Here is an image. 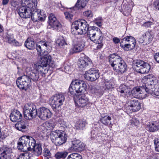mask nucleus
<instances>
[{"mask_svg": "<svg viewBox=\"0 0 159 159\" xmlns=\"http://www.w3.org/2000/svg\"><path fill=\"white\" fill-rule=\"evenodd\" d=\"M71 32L75 35L84 34L87 32L88 37L92 41L97 44V48H101L103 46V38L100 29L95 26L89 27L87 22L84 20H77L72 24Z\"/></svg>", "mask_w": 159, "mask_h": 159, "instance_id": "1", "label": "nucleus"}, {"mask_svg": "<svg viewBox=\"0 0 159 159\" xmlns=\"http://www.w3.org/2000/svg\"><path fill=\"white\" fill-rule=\"evenodd\" d=\"M142 86L134 88L131 91L135 98L143 99L150 94L159 99V80L153 75L144 76L141 80Z\"/></svg>", "mask_w": 159, "mask_h": 159, "instance_id": "2", "label": "nucleus"}, {"mask_svg": "<svg viewBox=\"0 0 159 159\" xmlns=\"http://www.w3.org/2000/svg\"><path fill=\"white\" fill-rule=\"evenodd\" d=\"M39 44H37L36 46V50L38 52V55L41 56L40 58V65L39 63H37L42 68H45L46 69H48L46 67L48 65L52 68L55 67V63L52 59V57L47 52L44 51L43 53V50L44 48L47 47V43L44 41H41Z\"/></svg>", "mask_w": 159, "mask_h": 159, "instance_id": "3", "label": "nucleus"}, {"mask_svg": "<svg viewBox=\"0 0 159 159\" xmlns=\"http://www.w3.org/2000/svg\"><path fill=\"white\" fill-rule=\"evenodd\" d=\"M109 62L113 69L118 73L122 74L126 71L127 66L124 60L117 54H111Z\"/></svg>", "mask_w": 159, "mask_h": 159, "instance_id": "4", "label": "nucleus"}, {"mask_svg": "<svg viewBox=\"0 0 159 159\" xmlns=\"http://www.w3.org/2000/svg\"><path fill=\"white\" fill-rule=\"evenodd\" d=\"M86 84L82 80H75L71 82L69 87V92L72 95H76V93H80L84 92L86 89Z\"/></svg>", "mask_w": 159, "mask_h": 159, "instance_id": "5", "label": "nucleus"}, {"mask_svg": "<svg viewBox=\"0 0 159 159\" xmlns=\"http://www.w3.org/2000/svg\"><path fill=\"white\" fill-rule=\"evenodd\" d=\"M48 71V69L45 68H42L38 63L34 64L33 69L28 73V77L30 80L34 82L38 80L39 77V74L42 76H44L45 74Z\"/></svg>", "mask_w": 159, "mask_h": 159, "instance_id": "6", "label": "nucleus"}, {"mask_svg": "<svg viewBox=\"0 0 159 159\" xmlns=\"http://www.w3.org/2000/svg\"><path fill=\"white\" fill-rule=\"evenodd\" d=\"M51 137L52 142L57 146L65 143L67 139L63 132L59 130L52 131L51 134Z\"/></svg>", "mask_w": 159, "mask_h": 159, "instance_id": "7", "label": "nucleus"}, {"mask_svg": "<svg viewBox=\"0 0 159 159\" xmlns=\"http://www.w3.org/2000/svg\"><path fill=\"white\" fill-rule=\"evenodd\" d=\"M136 44L135 38L131 36L125 37L120 43L121 47L125 51H129L134 49Z\"/></svg>", "mask_w": 159, "mask_h": 159, "instance_id": "8", "label": "nucleus"}, {"mask_svg": "<svg viewBox=\"0 0 159 159\" xmlns=\"http://www.w3.org/2000/svg\"><path fill=\"white\" fill-rule=\"evenodd\" d=\"M133 67L136 72L141 74L147 73L150 69L148 63L141 60H137L134 62Z\"/></svg>", "mask_w": 159, "mask_h": 159, "instance_id": "9", "label": "nucleus"}, {"mask_svg": "<svg viewBox=\"0 0 159 159\" xmlns=\"http://www.w3.org/2000/svg\"><path fill=\"white\" fill-rule=\"evenodd\" d=\"M23 111L24 117L27 119H31L35 117L37 113L36 107L30 103L25 105Z\"/></svg>", "mask_w": 159, "mask_h": 159, "instance_id": "10", "label": "nucleus"}, {"mask_svg": "<svg viewBox=\"0 0 159 159\" xmlns=\"http://www.w3.org/2000/svg\"><path fill=\"white\" fill-rule=\"evenodd\" d=\"M16 83L19 89L26 91L30 86L31 81L27 75H24L17 78Z\"/></svg>", "mask_w": 159, "mask_h": 159, "instance_id": "11", "label": "nucleus"}, {"mask_svg": "<svg viewBox=\"0 0 159 159\" xmlns=\"http://www.w3.org/2000/svg\"><path fill=\"white\" fill-rule=\"evenodd\" d=\"M141 108V103L136 99H131L128 101L125 106V109L127 111L129 112L137 111Z\"/></svg>", "mask_w": 159, "mask_h": 159, "instance_id": "12", "label": "nucleus"}, {"mask_svg": "<svg viewBox=\"0 0 159 159\" xmlns=\"http://www.w3.org/2000/svg\"><path fill=\"white\" fill-rule=\"evenodd\" d=\"M64 100V95L62 94H58L52 97L50 99V102L53 108L56 109L63 104Z\"/></svg>", "mask_w": 159, "mask_h": 159, "instance_id": "13", "label": "nucleus"}, {"mask_svg": "<svg viewBox=\"0 0 159 159\" xmlns=\"http://www.w3.org/2000/svg\"><path fill=\"white\" fill-rule=\"evenodd\" d=\"M34 9L31 6H30V7L21 6L18 9V12L21 18H30L31 16V13L34 10Z\"/></svg>", "mask_w": 159, "mask_h": 159, "instance_id": "14", "label": "nucleus"}, {"mask_svg": "<svg viewBox=\"0 0 159 159\" xmlns=\"http://www.w3.org/2000/svg\"><path fill=\"white\" fill-rule=\"evenodd\" d=\"M84 77L88 80L93 81L99 78V74L97 70L91 69L86 72Z\"/></svg>", "mask_w": 159, "mask_h": 159, "instance_id": "15", "label": "nucleus"}, {"mask_svg": "<svg viewBox=\"0 0 159 159\" xmlns=\"http://www.w3.org/2000/svg\"><path fill=\"white\" fill-rule=\"evenodd\" d=\"M37 115L40 118L46 120L51 118L52 113L48 109L45 107H42L37 111Z\"/></svg>", "mask_w": 159, "mask_h": 159, "instance_id": "16", "label": "nucleus"}, {"mask_svg": "<svg viewBox=\"0 0 159 159\" xmlns=\"http://www.w3.org/2000/svg\"><path fill=\"white\" fill-rule=\"evenodd\" d=\"M75 102L76 106L80 108L84 107L89 102L88 98L84 95L79 96Z\"/></svg>", "mask_w": 159, "mask_h": 159, "instance_id": "17", "label": "nucleus"}, {"mask_svg": "<svg viewBox=\"0 0 159 159\" xmlns=\"http://www.w3.org/2000/svg\"><path fill=\"white\" fill-rule=\"evenodd\" d=\"M34 9V10L31 13V17L33 20L37 21L39 20L44 21L46 17V15L41 14V11L39 9Z\"/></svg>", "mask_w": 159, "mask_h": 159, "instance_id": "18", "label": "nucleus"}, {"mask_svg": "<svg viewBox=\"0 0 159 159\" xmlns=\"http://www.w3.org/2000/svg\"><path fill=\"white\" fill-rule=\"evenodd\" d=\"M153 36L151 32L148 31L142 34L141 37L139 39V41L140 43L147 44L151 42Z\"/></svg>", "mask_w": 159, "mask_h": 159, "instance_id": "19", "label": "nucleus"}, {"mask_svg": "<svg viewBox=\"0 0 159 159\" xmlns=\"http://www.w3.org/2000/svg\"><path fill=\"white\" fill-rule=\"evenodd\" d=\"M72 145L71 147L72 149L78 152H81L85 149V144L80 140L75 139L72 142Z\"/></svg>", "mask_w": 159, "mask_h": 159, "instance_id": "20", "label": "nucleus"}, {"mask_svg": "<svg viewBox=\"0 0 159 159\" xmlns=\"http://www.w3.org/2000/svg\"><path fill=\"white\" fill-rule=\"evenodd\" d=\"M25 136H22L19 139L18 143L17 148L18 149L20 150L23 152L29 151V147H28V144L27 141H26Z\"/></svg>", "mask_w": 159, "mask_h": 159, "instance_id": "21", "label": "nucleus"}, {"mask_svg": "<svg viewBox=\"0 0 159 159\" xmlns=\"http://www.w3.org/2000/svg\"><path fill=\"white\" fill-rule=\"evenodd\" d=\"M11 149L7 147H3L0 150V159H9Z\"/></svg>", "mask_w": 159, "mask_h": 159, "instance_id": "22", "label": "nucleus"}, {"mask_svg": "<svg viewBox=\"0 0 159 159\" xmlns=\"http://www.w3.org/2000/svg\"><path fill=\"white\" fill-rule=\"evenodd\" d=\"M90 64V60L87 57L80 58L78 62L79 67L80 69H85Z\"/></svg>", "mask_w": 159, "mask_h": 159, "instance_id": "23", "label": "nucleus"}, {"mask_svg": "<svg viewBox=\"0 0 159 159\" xmlns=\"http://www.w3.org/2000/svg\"><path fill=\"white\" fill-rule=\"evenodd\" d=\"M11 120L14 122H16L19 120L22 117L21 113L17 110H15L12 112L10 116Z\"/></svg>", "mask_w": 159, "mask_h": 159, "instance_id": "24", "label": "nucleus"}, {"mask_svg": "<svg viewBox=\"0 0 159 159\" xmlns=\"http://www.w3.org/2000/svg\"><path fill=\"white\" fill-rule=\"evenodd\" d=\"M147 128L151 132H154L159 129V120L153 121L147 125Z\"/></svg>", "mask_w": 159, "mask_h": 159, "instance_id": "25", "label": "nucleus"}, {"mask_svg": "<svg viewBox=\"0 0 159 159\" xmlns=\"http://www.w3.org/2000/svg\"><path fill=\"white\" fill-rule=\"evenodd\" d=\"M84 43L83 41L80 40L75 44L73 50L74 52H77L82 51L84 47Z\"/></svg>", "mask_w": 159, "mask_h": 159, "instance_id": "26", "label": "nucleus"}, {"mask_svg": "<svg viewBox=\"0 0 159 159\" xmlns=\"http://www.w3.org/2000/svg\"><path fill=\"white\" fill-rule=\"evenodd\" d=\"M111 120V117L107 115L104 114L102 115L100 119L101 122L105 125L110 126L112 124L110 121Z\"/></svg>", "mask_w": 159, "mask_h": 159, "instance_id": "27", "label": "nucleus"}, {"mask_svg": "<svg viewBox=\"0 0 159 159\" xmlns=\"http://www.w3.org/2000/svg\"><path fill=\"white\" fill-rule=\"evenodd\" d=\"M37 4V0H22L21 6H31L33 8H36Z\"/></svg>", "mask_w": 159, "mask_h": 159, "instance_id": "28", "label": "nucleus"}, {"mask_svg": "<svg viewBox=\"0 0 159 159\" xmlns=\"http://www.w3.org/2000/svg\"><path fill=\"white\" fill-rule=\"evenodd\" d=\"M118 91L121 93H123L125 97H128L130 93L129 89L125 85H121L117 89Z\"/></svg>", "mask_w": 159, "mask_h": 159, "instance_id": "29", "label": "nucleus"}, {"mask_svg": "<svg viewBox=\"0 0 159 159\" xmlns=\"http://www.w3.org/2000/svg\"><path fill=\"white\" fill-rule=\"evenodd\" d=\"M27 143L28 144V147H29V151L33 148L36 145L35 140L32 137L29 136H25Z\"/></svg>", "mask_w": 159, "mask_h": 159, "instance_id": "30", "label": "nucleus"}, {"mask_svg": "<svg viewBox=\"0 0 159 159\" xmlns=\"http://www.w3.org/2000/svg\"><path fill=\"white\" fill-rule=\"evenodd\" d=\"M41 128L44 133H46L48 131H51L53 129L52 124L46 122L41 126Z\"/></svg>", "mask_w": 159, "mask_h": 159, "instance_id": "31", "label": "nucleus"}, {"mask_svg": "<svg viewBox=\"0 0 159 159\" xmlns=\"http://www.w3.org/2000/svg\"><path fill=\"white\" fill-rule=\"evenodd\" d=\"M25 45L29 49L31 50L34 48L35 43L33 39L28 38L25 42Z\"/></svg>", "mask_w": 159, "mask_h": 159, "instance_id": "32", "label": "nucleus"}, {"mask_svg": "<svg viewBox=\"0 0 159 159\" xmlns=\"http://www.w3.org/2000/svg\"><path fill=\"white\" fill-rule=\"evenodd\" d=\"M87 124V123L86 121L79 120L76 122L75 127L77 130H83Z\"/></svg>", "mask_w": 159, "mask_h": 159, "instance_id": "33", "label": "nucleus"}, {"mask_svg": "<svg viewBox=\"0 0 159 159\" xmlns=\"http://www.w3.org/2000/svg\"><path fill=\"white\" fill-rule=\"evenodd\" d=\"M57 43L58 44L59 46L64 49L66 50L67 49V44L66 43L65 39L63 37L59 38L57 41Z\"/></svg>", "mask_w": 159, "mask_h": 159, "instance_id": "34", "label": "nucleus"}, {"mask_svg": "<svg viewBox=\"0 0 159 159\" xmlns=\"http://www.w3.org/2000/svg\"><path fill=\"white\" fill-rule=\"evenodd\" d=\"M15 128L17 130L24 132L26 128V125L24 121H20L16 123L15 125Z\"/></svg>", "mask_w": 159, "mask_h": 159, "instance_id": "35", "label": "nucleus"}, {"mask_svg": "<svg viewBox=\"0 0 159 159\" xmlns=\"http://www.w3.org/2000/svg\"><path fill=\"white\" fill-rule=\"evenodd\" d=\"M89 0H78L75 7L78 9L84 8L86 5Z\"/></svg>", "mask_w": 159, "mask_h": 159, "instance_id": "36", "label": "nucleus"}, {"mask_svg": "<svg viewBox=\"0 0 159 159\" xmlns=\"http://www.w3.org/2000/svg\"><path fill=\"white\" fill-rule=\"evenodd\" d=\"M34 154L37 156L40 155L42 152V148L40 144H37L33 148Z\"/></svg>", "mask_w": 159, "mask_h": 159, "instance_id": "37", "label": "nucleus"}, {"mask_svg": "<svg viewBox=\"0 0 159 159\" xmlns=\"http://www.w3.org/2000/svg\"><path fill=\"white\" fill-rule=\"evenodd\" d=\"M67 154L68 153L66 152H58L55 154L54 157L57 159H60L66 157Z\"/></svg>", "mask_w": 159, "mask_h": 159, "instance_id": "38", "label": "nucleus"}, {"mask_svg": "<svg viewBox=\"0 0 159 159\" xmlns=\"http://www.w3.org/2000/svg\"><path fill=\"white\" fill-rule=\"evenodd\" d=\"M48 22L50 26L56 22V21H58L55 15L52 13L50 14L48 17Z\"/></svg>", "mask_w": 159, "mask_h": 159, "instance_id": "39", "label": "nucleus"}, {"mask_svg": "<svg viewBox=\"0 0 159 159\" xmlns=\"http://www.w3.org/2000/svg\"><path fill=\"white\" fill-rule=\"evenodd\" d=\"M67 159H82V156L77 153H73L68 156Z\"/></svg>", "mask_w": 159, "mask_h": 159, "instance_id": "40", "label": "nucleus"}, {"mask_svg": "<svg viewBox=\"0 0 159 159\" xmlns=\"http://www.w3.org/2000/svg\"><path fill=\"white\" fill-rule=\"evenodd\" d=\"M51 26L53 29L58 31H60L61 30V25L59 21H56V22L51 25Z\"/></svg>", "mask_w": 159, "mask_h": 159, "instance_id": "41", "label": "nucleus"}, {"mask_svg": "<svg viewBox=\"0 0 159 159\" xmlns=\"http://www.w3.org/2000/svg\"><path fill=\"white\" fill-rule=\"evenodd\" d=\"M30 155L28 152L22 153L16 159H32L30 157Z\"/></svg>", "mask_w": 159, "mask_h": 159, "instance_id": "42", "label": "nucleus"}, {"mask_svg": "<svg viewBox=\"0 0 159 159\" xmlns=\"http://www.w3.org/2000/svg\"><path fill=\"white\" fill-rule=\"evenodd\" d=\"M43 154V156L46 158V159H49V158L51 157V153L49 150L47 148L44 149Z\"/></svg>", "mask_w": 159, "mask_h": 159, "instance_id": "43", "label": "nucleus"}, {"mask_svg": "<svg viewBox=\"0 0 159 159\" xmlns=\"http://www.w3.org/2000/svg\"><path fill=\"white\" fill-rule=\"evenodd\" d=\"M129 124L132 126H137L139 124V121L136 118H133L129 122Z\"/></svg>", "mask_w": 159, "mask_h": 159, "instance_id": "44", "label": "nucleus"}, {"mask_svg": "<svg viewBox=\"0 0 159 159\" xmlns=\"http://www.w3.org/2000/svg\"><path fill=\"white\" fill-rule=\"evenodd\" d=\"M113 83L112 80H110L108 81L106 80L105 82V89H109L111 88L112 87Z\"/></svg>", "mask_w": 159, "mask_h": 159, "instance_id": "45", "label": "nucleus"}, {"mask_svg": "<svg viewBox=\"0 0 159 159\" xmlns=\"http://www.w3.org/2000/svg\"><path fill=\"white\" fill-rule=\"evenodd\" d=\"M64 14L66 18L69 20L72 19L73 16V13L70 11L65 12Z\"/></svg>", "mask_w": 159, "mask_h": 159, "instance_id": "46", "label": "nucleus"}, {"mask_svg": "<svg viewBox=\"0 0 159 159\" xmlns=\"http://www.w3.org/2000/svg\"><path fill=\"white\" fill-rule=\"evenodd\" d=\"M6 39L7 41L10 43H14V41H15V39L14 38L13 35H7Z\"/></svg>", "mask_w": 159, "mask_h": 159, "instance_id": "47", "label": "nucleus"}, {"mask_svg": "<svg viewBox=\"0 0 159 159\" xmlns=\"http://www.w3.org/2000/svg\"><path fill=\"white\" fill-rule=\"evenodd\" d=\"M83 15L84 16L88 18H90L93 16V14L90 10H88L84 12Z\"/></svg>", "mask_w": 159, "mask_h": 159, "instance_id": "48", "label": "nucleus"}, {"mask_svg": "<svg viewBox=\"0 0 159 159\" xmlns=\"http://www.w3.org/2000/svg\"><path fill=\"white\" fill-rule=\"evenodd\" d=\"M154 144L155 145L156 150L159 152V138H156L154 140Z\"/></svg>", "mask_w": 159, "mask_h": 159, "instance_id": "49", "label": "nucleus"}, {"mask_svg": "<svg viewBox=\"0 0 159 159\" xmlns=\"http://www.w3.org/2000/svg\"><path fill=\"white\" fill-rule=\"evenodd\" d=\"M11 5L13 7L14 10H16L18 7V2H17L12 1L11 2Z\"/></svg>", "mask_w": 159, "mask_h": 159, "instance_id": "50", "label": "nucleus"}, {"mask_svg": "<svg viewBox=\"0 0 159 159\" xmlns=\"http://www.w3.org/2000/svg\"><path fill=\"white\" fill-rule=\"evenodd\" d=\"M153 24V23L151 21H147L144 23L143 25L142 26L146 28L150 27V26Z\"/></svg>", "mask_w": 159, "mask_h": 159, "instance_id": "51", "label": "nucleus"}, {"mask_svg": "<svg viewBox=\"0 0 159 159\" xmlns=\"http://www.w3.org/2000/svg\"><path fill=\"white\" fill-rule=\"evenodd\" d=\"M154 8L159 11V1L156 0L154 2L153 5Z\"/></svg>", "mask_w": 159, "mask_h": 159, "instance_id": "52", "label": "nucleus"}, {"mask_svg": "<svg viewBox=\"0 0 159 159\" xmlns=\"http://www.w3.org/2000/svg\"><path fill=\"white\" fill-rule=\"evenodd\" d=\"M154 56L155 60L157 63H159V52L155 53Z\"/></svg>", "mask_w": 159, "mask_h": 159, "instance_id": "53", "label": "nucleus"}, {"mask_svg": "<svg viewBox=\"0 0 159 159\" xmlns=\"http://www.w3.org/2000/svg\"><path fill=\"white\" fill-rule=\"evenodd\" d=\"M120 41V39L118 38L114 37L113 39V41L115 44L119 43Z\"/></svg>", "mask_w": 159, "mask_h": 159, "instance_id": "54", "label": "nucleus"}, {"mask_svg": "<svg viewBox=\"0 0 159 159\" xmlns=\"http://www.w3.org/2000/svg\"><path fill=\"white\" fill-rule=\"evenodd\" d=\"M15 46H20L22 44L21 43H19L16 41L15 39V41H14V43H12Z\"/></svg>", "mask_w": 159, "mask_h": 159, "instance_id": "55", "label": "nucleus"}, {"mask_svg": "<svg viewBox=\"0 0 159 159\" xmlns=\"http://www.w3.org/2000/svg\"><path fill=\"white\" fill-rule=\"evenodd\" d=\"M95 24L98 26L101 27L102 25V22L101 20L99 21H97L95 22Z\"/></svg>", "mask_w": 159, "mask_h": 159, "instance_id": "56", "label": "nucleus"}, {"mask_svg": "<svg viewBox=\"0 0 159 159\" xmlns=\"http://www.w3.org/2000/svg\"><path fill=\"white\" fill-rule=\"evenodd\" d=\"M97 90L95 89L94 87H92L91 89V92L93 93H95Z\"/></svg>", "mask_w": 159, "mask_h": 159, "instance_id": "57", "label": "nucleus"}, {"mask_svg": "<svg viewBox=\"0 0 159 159\" xmlns=\"http://www.w3.org/2000/svg\"><path fill=\"white\" fill-rule=\"evenodd\" d=\"M9 0H2V4L4 5H6L8 3Z\"/></svg>", "mask_w": 159, "mask_h": 159, "instance_id": "58", "label": "nucleus"}, {"mask_svg": "<svg viewBox=\"0 0 159 159\" xmlns=\"http://www.w3.org/2000/svg\"><path fill=\"white\" fill-rule=\"evenodd\" d=\"M61 6V7H60V6H59V7L60 8V9L61 10V11H63L64 10V9H65V8L64 7L62 6L61 5V4H60Z\"/></svg>", "mask_w": 159, "mask_h": 159, "instance_id": "59", "label": "nucleus"}, {"mask_svg": "<svg viewBox=\"0 0 159 159\" xmlns=\"http://www.w3.org/2000/svg\"><path fill=\"white\" fill-rule=\"evenodd\" d=\"M3 31L2 26L0 24V33Z\"/></svg>", "mask_w": 159, "mask_h": 159, "instance_id": "60", "label": "nucleus"}, {"mask_svg": "<svg viewBox=\"0 0 159 159\" xmlns=\"http://www.w3.org/2000/svg\"><path fill=\"white\" fill-rule=\"evenodd\" d=\"M47 133H48V132H49V131H48V132H47Z\"/></svg>", "mask_w": 159, "mask_h": 159, "instance_id": "61", "label": "nucleus"}]
</instances>
